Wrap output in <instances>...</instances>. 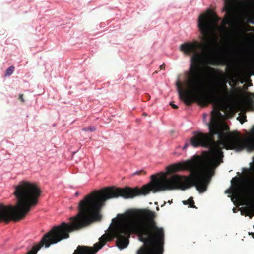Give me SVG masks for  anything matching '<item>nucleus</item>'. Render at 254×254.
I'll return each instance as SVG.
<instances>
[{
	"instance_id": "6ab92c4d",
	"label": "nucleus",
	"mask_w": 254,
	"mask_h": 254,
	"mask_svg": "<svg viewBox=\"0 0 254 254\" xmlns=\"http://www.w3.org/2000/svg\"><path fill=\"white\" fill-rule=\"evenodd\" d=\"M233 179H236L237 181H238V180H239V178L235 177V178H234L232 179V180H233Z\"/></svg>"
},
{
	"instance_id": "dca6fc26",
	"label": "nucleus",
	"mask_w": 254,
	"mask_h": 254,
	"mask_svg": "<svg viewBox=\"0 0 254 254\" xmlns=\"http://www.w3.org/2000/svg\"><path fill=\"white\" fill-rule=\"evenodd\" d=\"M247 88H248V87H247V85H245L244 86V90H246L247 89Z\"/></svg>"
},
{
	"instance_id": "2eb2a0df",
	"label": "nucleus",
	"mask_w": 254,
	"mask_h": 254,
	"mask_svg": "<svg viewBox=\"0 0 254 254\" xmlns=\"http://www.w3.org/2000/svg\"><path fill=\"white\" fill-rule=\"evenodd\" d=\"M249 235H252V237L254 239V233H249Z\"/></svg>"
},
{
	"instance_id": "ddd939ff",
	"label": "nucleus",
	"mask_w": 254,
	"mask_h": 254,
	"mask_svg": "<svg viewBox=\"0 0 254 254\" xmlns=\"http://www.w3.org/2000/svg\"><path fill=\"white\" fill-rule=\"evenodd\" d=\"M165 68V64H163L161 65L160 66V69H164Z\"/></svg>"
},
{
	"instance_id": "a211bd4d",
	"label": "nucleus",
	"mask_w": 254,
	"mask_h": 254,
	"mask_svg": "<svg viewBox=\"0 0 254 254\" xmlns=\"http://www.w3.org/2000/svg\"><path fill=\"white\" fill-rule=\"evenodd\" d=\"M251 51H252L253 50V46L252 45L250 49Z\"/></svg>"
},
{
	"instance_id": "f8f14e48",
	"label": "nucleus",
	"mask_w": 254,
	"mask_h": 254,
	"mask_svg": "<svg viewBox=\"0 0 254 254\" xmlns=\"http://www.w3.org/2000/svg\"><path fill=\"white\" fill-rule=\"evenodd\" d=\"M247 121V120H246V117H244V120H240V123L242 124H243L245 122Z\"/></svg>"
},
{
	"instance_id": "1a4fd4ad",
	"label": "nucleus",
	"mask_w": 254,
	"mask_h": 254,
	"mask_svg": "<svg viewBox=\"0 0 254 254\" xmlns=\"http://www.w3.org/2000/svg\"><path fill=\"white\" fill-rule=\"evenodd\" d=\"M146 174V172L144 171L143 170H140V171H136L134 174L135 175H142V174Z\"/></svg>"
},
{
	"instance_id": "5701e85b",
	"label": "nucleus",
	"mask_w": 254,
	"mask_h": 254,
	"mask_svg": "<svg viewBox=\"0 0 254 254\" xmlns=\"http://www.w3.org/2000/svg\"><path fill=\"white\" fill-rule=\"evenodd\" d=\"M250 218H252V216H250Z\"/></svg>"
},
{
	"instance_id": "6e6552de",
	"label": "nucleus",
	"mask_w": 254,
	"mask_h": 254,
	"mask_svg": "<svg viewBox=\"0 0 254 254\" xmlns=\"http://www.w3.org/2000/svg\"><path fill=\"white\" fill-rule=\"evenodd\" d=\"M96 130V127L94 126H90V127H85L83 128H82V130L84 131H94Z\"/></svg>"
},
{
	"instance_id": "0eeeda50",
	"label": "nucleus",
	"mask_w": 254,
	"mask_h": 254,
	"mask_svg": "<svg viewBox=\"0 0 254 254\" xmlns=\"http://www.w3.org/2000/svg\"><path fill=\"white\" fill-rule=\"evenodd\" d=\"M248 212L250 214L254 215V202H252L248 208Z\"/></svg>"
},
{
	"instance_id": "412c9836",
	"label": "nucleus",
	"mask_w": 254,
	"mask_h": 254,
	"mask_svg": "<svg viewBox=\"0 0 254 254\" xmlns=\"http://www.w3.org/2000/svg\"><path fill=\"white\" fill-rule=\"evenodd\" d=\"M143 115H144V116H146V115H147V114H146V113H143Z\"/></svg>"
},
{
	"instance_id": "f3484780",
	"label": "nucleus",
	"mask_w": 254,
	"mask_h": 254,
	"mask_svg": "<svg viewBox=\"0 0 254 254\" xmlns=\"http://www.w3.org/2000/svg\"><path fill=\"white\" fill-rule=\"evenodd\" d=\"M79 194V193L78 192H76L75 193V195L76 196H78Z\"/></svg>"
},
{
	"instance_id": "423d86ee",
	"label": "nucleus",
	"mask_w": 254,
	"mask_h": 254,
	"mask_svg": "<svg viewBox=\"0 0 254 254\" xmlns=\"http://www.w3.org/2000/svg\"><path fill=\"white\" fill-rule=\"evenodd\" d=\"M14 70V67L13 66H10L9 67H8L7 69V70L6 71L5 76L11 75L13 73Z\"/></svg>"
},
{
	"instance_id": "4468645a",
	"label": "nucleus",
	"mask_w": 254,
	"mask_h": 254,
	"mask_svg": "<svg viewBox=\"0 0 254 254\" xmlns=\"http://www.w3.org/2000/svg\"><path fill=\"white\" fill-rule=\"evenodd\" d=\"M188 146H189L188 143H186V144H185V145L184 146V147H183V150L186 149L188 147Z\"/></svg>"
},
{
	"instance_id": "7ed1b4c3",
	"label": "nucleus",
	"mask_w": 254,
	"mask_h": 254,
	"mask_svg": "<svg viewBox=\"0 0 254 254\" xmlns=\"http://www.w3.org/2000/svg\"><path fill=\"white\" fill-rule=\"evenodd\" d=\"M224 9L226 14L221 22V25L223 30L227 33L228 29L226 25L232 24L234 17L238 12L246 17L250 18L254 17V7L248 3L242 4L239 0H226Z\"/></svg>"
},
{
	"instance_id": "20e7f679",
	"label": "nucleus",
	"mask_w": 254,
	"mask_h": 254,
	"mask_svg": "<svg viewBox=\"0 0 254 254\" xmlns=\"http://www.w3.org/2000/svg\"><path fill=\"white\" fill-rule=\"evenodd\" d=\"M107 241V237L103 235L99 238V242L94 244L93 248L79 245L74 251L73 254H94L101 249Z\"/></svg>"
},
{
	"instance_id": "4be33fe9",
	"label": "nucleus",
	"mask_w": 254,
	"mask_h": 254,
	"mask_svg": "<svg viewBox=\"0 0 254 254\" xmlns=\"http://www.w3.org/2000/svg\"><path fill=\"white\" fill-rule=\"evenodd\" d=\"M252 83H250L249 86H252Z\"/></svg>"
},
{
	"instance_id": "39448f33",
	"label": "nucleus",
	"mask_w": 254,
	"mask_h": 254,
	"mask_svg": "<svg viewBox=\"0 0 254 254\" xmlns=\"http://www.w3.org/2000/svg\"><path fill=\"white\" fill-rule=\"evenodd\" d=\"M183 203L185 205H189V206L191 208H196L194 205V202L192 197L189 198L187 201H183Z\"/></svg>"
},
{
	"instance_id": "b1692460",
	"label": "nucleus",
	"mask_w": 254,
	"mask_h": 254,
	"mask_svg": "<svg viewBox=\"0 0 254 254\" xmlns=\"http://www.w3.org/2000/svg\"><path fill=\"white\" fill-rule=\"evenodd\" d=\"M253 96H254V93H253Z\"/></svg>"
},
{
	"instance_id": "9b49d317",
	"label": "nucleus",
	"mask_w": 254,
	"mask_h": 254,
	"mask_svg": "<svg viewBox=\"0 0 254 254\" xmlns=\"http://www.w3.org/2000/svg\"><path fill=\"white\" fill-rule=\"evenodd\" d=\"M170 106H171V107L173 109H177L178 108V106L177 105H175L174 104H173L172 102L170 103Z\"/></svg>"
},
{
	"instance_id": "9d476101",
	"label": "nucleus",
	"mask_w": 254,
	"mask_h": 254,
	"mask_svg": "<svg viewBox=\"0 0 254 254\" xmlns=\"http://www.w3.org/2000/svg\"><path fill=\"white\" fill-rule=\"evenodd\" d=\"M19 99L22 102L24 103L25 102V100L23 98V94H21L19 95Z\"/></svg>"
},
{
	"instance_id": "aec40b11",
	"label": "nucleus",
	"mask_w": 254,
	"mask_h": 254,
	"mask_svg": "<svg viewBox=\"0 0 254 254\" xmlns=\"http://www.w3.org/2000/svg\"><path fill=\"white\" fill-rule=\"evenodd\" d=\"M225 127H226V129H229V127H228V126H226Z\"/></svg>"
},
{
	"instance_id": "f03ea898",
	"label": "nucleus",
	"mask_w": 254,
	"mask_h": 254,
	"mask_svg": "<svg viewBox=\"0 0 254 254\" xmlns=\"http://www.w3.org/2000/svg\"><path fill=\"white\" fill-rule=\"evenodd\" d=\"M41 192L36 184L25 181L20 182L15 187L13 193L17 199L16 205L0 204V222L8 223L24 218L31 208L37 204Z\"/></svg>"
},
{
	"instance_id": "f257e3e1",
	"label": "nucleus",
	"mask_w": 254,
	"mask_h": 254,
	"mask_svg": "<svg viewBox=\"0 0 254 254\" xmlns=\"http://www.w3.org/2000/svg\"><path fill=\"white\" fill-rule=\"evenodd\" d=\"M155 218V212L148 209H130L122 215L110 230L117 239V246L120 249L126 248L132 233L143 243L136 254H163L164 231L158 226Z\"/></svg>"
}]
</instances>
